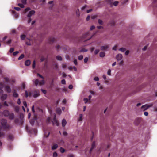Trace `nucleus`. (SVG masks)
Returning a JSON list of instances; mask_svg holds the SVG:
<instances>
[{"mask_svg":"<svg viewBox=\"0 0 157 157\" xmlns=\"http://www.w3.org/2000/svg\"><path fill=\"white\" fill-rule=\"evenodd\" d=\"M40 95V93L39 91L37 90H35L32 93L29 92V95L30 96H32L34 98H36Z\"/></svg>","mask_w":157,"mask_h":157,"instance_id":"f257e3e1","label":"nucleus"},{"mask_svg":"<svg viewBox=\"0 0 157 157\" xmlns=\"http://www.w3.org/2000/svg\"><path fill=\"white\" fill-rule=\"evenodd\" d=\"M1 123L2 126L5 128H9V125L7 124V121L4 119H2L1 121Z\"/></svg>","mask_w":157,"mask_h":157,"instance_id":"f03ea898","label":"nucleus"},{"mask_svg":"<svg viewBox=\"0 0 157 157\" xmlns=\"http://www.w3.org/2000/svg\"><path fill=\"white\" fill-rule=\"evenodd\" d=\"M153 105L152 104H150V105L146 104L143 105L141 107V109L142 110L144 111L147 110L149 107H151Z\"/></svg>","mask_w":157,"mask_h":157,"instance_id":"7ed1b4c3","label":"nucleus"},{"mask_svg":"<svg viewBox=\"0 0 157 157\" xmlns=\"http://www.w3.org/2000/svg\"><path fill=\"white\" fill-rule=\"evenodd\" d=\"M141 121V119L140 118H137L135 120L134 124L136 125H138Z\"/></svg>","mask_w":157,"mask_h":157,"instance_id":"20e7f679","label":"nucleus"},{"mask_svg":"<svg viewBox=\"0 0 157 157\" xmlns=\"http://www.w3.org/2000/svg\"><path fill=\"white\" fill-rule=\"evenodd\" d=\"M109 48V45L105 44L101 46V49L102 51H106Z\"/></svg>","mask_w":157,"mask_h":157,"instance_id":"39448f33","label":"nucleus"},{"mask_svg":"<svg viewBox=\"0 0 157 157\" xmlns=\"http://www.w3.org/2000/svg\"><path fill=\"white\" fill-rule=\"evenodd\" d=\"M116 58L117 60L120 61L122 60V55L121 54H118L116 56Z\"/></svg>","mask_w":157,"mask_h":157,"instance_id":"423d86ee","label":"nucleus"},{"mask_svg":"<svg viewBox=\"0 0 157 157\" xmlns=\"http://www.w3.org/2000/svg\"><path fill=\"white\" fill-rule=\"evenodd\" d=\"M55 40V38L53 37H51L48 39V42L50 44H51L54 42Z\"/></svg>","mask_w":157,"mask_h":157,"instance_id":"0eeeda50","label":"nucleus"},{"mask_svg":"<svg viewBox=\"0 0 157 157\" xmlns=\"http://www.w3.org/2000/svg\"><path fill=\"white\" fill-rule=\"evenodd\" d=\"M35 13V12L34 10H32L29 12V13L27 15V17H29L33 15Z\"/></svg>","mask_w":157,"mask_h":157,"instance_id":"6e6552de","label":"nucleus"},{"mask_svg":"<svg viewBox=\"0 0 157 157\" xmlns=\"http://www.w3.org/2000/svg\"><path fill=\"white\" fill-rule=\"evenodd\" d=\"M7 96V95L6 94H3L1 96V99L2 100H4L6 99Z\"/></svg>","mask_w":157,"mask_h":157,"instance_id":"1a4fd4ad","label":"nucleus"},{"mask_svg":"<svg viewBox=\"0 0 157 157\" xmlns=\"http://www.w3.org/2000/svg\"><path fill=\"white\" fill-rule=\"evenodd\" d=\"M89 35L90 33L89 32H87L83 35L82 37L83 38H85Z\"/></svg>","mask_w":157,"mask_h":157,"instance_id":"9d476101","label":"nucleus"},{"mask_svg":"<svg viewBox=\"0 0 157 157\" xmlns=\"http://www.w3.org/2000/svg\"><path fill=\"white\" fill-rule=\"evenodd\" d=\"M33 82L34 84L37 86L39 84V81L37 79H34L33 80Z\"/></svg>","mask_w":157,"mask_h":157,"instance_id":"9b49d317","label":"nucleus"},{"mask_svg":"<svg viewBox=\"0 0 157 157\" xmlns=\"http://www.w3.org/2000/svg\"><path fill=\"white\" fill-rule=\"evenodd\" d=\"M67 124L66 120L65 119H63L62 120V124L63 127H64Z\"/></svg>","mask_w":157,"mask_h":157,"instance_id":"f8f14e48","label":"nucleus"},{"mask_svg":"<svg viewBox=\"0 0 157 157\" xmlns=\"http://www.w3.org/2000/svg\"><path fill=\"white\" fill-rule=\"evenodd\" d=\"M75 12L76 14V15L78 17L80 15V12L79 11V10L78 9H77L75 10Z\"/></svg>","mask_w":157,"mask_h":157,"instance_id":"ddd939ff","label":"nucleus"},{"mask_svg":"<svg viewBox=\"0 0 157 157\" xmlns=\"http://www.w3.org/2000/svg\"><path fill=\"white\" fill-rule=\"evenodd\" d=\"M58 147V145L57 144H54L52 146V149L53 150H55Z\"/></svg>","mask_w":157,"mask_h":157,"instance_id":"4468645a","label":"nucleus"},{"mask_svg":"<svg viewBox=\"0 0 157 157\" xmlns=\"http://www.w3.org/2000/svg\"><path fill=\"white\" fill-rule=\"evenodd\" d=\"M82 114H80L79 115V117L78 119V121H81L82 120Z\"/></svg>","mask_w":157,"mask_h":157,"instance_id":"2eb2a0df","label":"nucleus"},{"mask_svg":"<svg viewBox=\"0 0 157 157\" xmlns=\"http://www.w3.org/2000/svg\"><path fill=\"white\" fill-rule=\"evenodd\" d=\"M105 56V53L103 52H100L99 54V56L101 57H103Z\"/></svg>","mask_w":157,"mask_h":157,"instance_id":"dca6fc26","label":"nucleus"},{"mask_svg":"<svg viewBox=\"0 0 157 157\" xmlns=\"http://www.w3.org/2000/svg\"><path fill=\"white\" fill-rule=\"evenodd\" d=\"M4 114L6 116H8L9 115V113L8 111L7 110H5L4 112Z\"/></svg>","mask_w":157,"mask_h":157,"instance_id":"f3484780","label":"nucleus"},{"mask_svg":"<svg viewBox=\"0 0 157 157\" xmlns=\"http://www.w3.org/2000/svg\"><path fill=\"white\" fill-rule=\"evenodd\" d=\"M95 142H94L92 144L91 148V149L90 150V153L92 151L93 149L94 148V147H95Z\"/></svg>","mask_w":157,"mask_h":157,"instance_id":"a211bd4d","label":"nucleus"},{"mask_svg":"<svg viewBox=\"0 0 157 157\" xmlns=\"http://www.w3.org/2000/svg\"><path fill=\"white\" fill-rule=\"evenodd\" d=\"M30 64V61L29 60H26L25 62V65L28 66Z\"/></svg>","mask_w":157,"mask_h":157,"instance_id":"6ab92c4d","label":"nucleus"},{"mask_svg":"<svg viewBox=\"0 0 157 157\" xmlns=\"http://www.w3.org/2000/svg\"><path fill=\"white\" fill-rule=\"evenodd\" d=\"M56 112L59 114H60L61 113V109L59 108H58L56 109Z\"/></svg>","mask_w":157,"mask_h":157,"instance_id":"aec40b11","label":"nucleus"},{"mask_svg":"<svg viewBox=\"0 0 157 157\" xmlns=\"http://www.w3.org/2000/svg\"><path fill=\"white\" fill-rule=\"evenodd\" d=\"M6 91L9 93H10L11 92V89L10 87L8 86L6 87Z\"/></svg>","mask_w":157,"mask_h":157,"instance_id":"412c9836","label":"nucleus"},{"mask_svg":"<svg viewBox=\"0 0 157 157\" xmlns=\"http://www.w3.org/2000/svg\"><path fill=\"white\" fill-rule=\"evenodd\" d=\"M118 47V44H116L112 48L113 50L116 51L117 50V48Z\"/></svg>","mask_w":157,"mask_h":157,"instance_id":"4be33fe9","label":"nucleus"},{"mask_svg":"<svg viewBox=\"0 0 157 157\" xmlns=\"http://www.w3.org/2000/svg\"><path fill=\"white\" fill-rule=\"evenodd\" d=\"M9 118L10 119H13L14 117V115L12 113L11 114H10L9 115Z\"/></svg>","mask_w":157,"mask_h":157,"instance_id":"5701e85b","label":"nucleus"},{"mask_svg":"<svg viewBox=\"0 0 157 157\" xmlns=\"http://www.w3.org/2000/svg\"><path fill=\"white\" fill-rule=\"evenodd\" d=\"M126 50V49L125 48L122 47V48H120L119 49V50L120 51L122 52H124Z\"/></svg>","mask_w":157,"mask_h":157,"instance_id":"b1692460","label":"nucleus"},{"mask_svg":"<svg viewBox=\"0 0 157 157\" xmlns=\"http://www.w3.org/2000/svg\"><path fill=\"white\" fill-rule=\"evenodd\" d=\"M56 58V59L59 60H62V57L59 56H57Z\"/></svg>","mask_w":157,"mask_h":157,"instance_id":"393cba45","label":"nucleus"},{"mask_svg":"<svg viewBox=\"0 0 157 157\" xmlns=\"http://www.w3.org/2000/svg\"><path fill=\"white\" fill-rule=\"evenodd\" d=\"M44 80H42L41 81L39 82V84L40 85H42L44 84Z\"/></svg>","mask_w":157,"mask_h":157,"instance_id":"a878e982","label":"nucleus"},{"mask_svg":"<svg viewBox=\"0 0 157 157\" xmlns=\"http://www.w3.org/2000/svg\"><path fill=\"white\" fill-rule=\"evenodd\" d=\"M26 37L25 35H22L21 36V38L22 40H24L25 39Z\"/></svg>","mask_w":157,"mask_h":157,"instance_id":"bb28decb","label":"nucleus"},{"mask_svg":"<svg viewBox=\"0 0 157 157\" xmlns=\"http://www.w3.org/2000/svg\"><path fill=\"white\" fill-rule=\"evenodd\" d=\"M87 6H87L86 5L84 6H83L81 8V10H85V9L86 8H87Z\"/></svg>","mask_w":157,"mask_h":157,"instance_id":"cd10ccee","label":"nucleus"},{"mask_svg":"<svg viewBox=\"0 0 157 157\" xmlns=\"http://www.w3.org/2000/svg\"><path fill=\"white\" fill-rule=\"evenodd\" d=\"M83 100L84 101L85 103L86 104L88 101L89 100V99L87 98H84L83 99Z\"/></svg>","mask_w":157,"mask_h":157,"instance_id":"c85d7f7f","label":"nucleus"},{"mask_svg":"<svg viewBox=\"0 0 157 157\" xmlns=\"http://www.w3.org/2000/svg\"><path fill=\"white\" fill-rule=\"evenodd\" d=\"M24 55L23 54H22L18 58V60H21L24 57Z\"/></svg>","mask_w":157,"mask_h":157,"instance_id":"c756f323","label":"nucleus"},{"mask_svg":"<svg viewBox=\"0 0 157 157\" xmlns=\"http://www.w3.org/2000/svg\"><path fill=\"white\" fill-rule=\"evenodd\" d=\"M107 74L109 75H111V70L110 69H109L107 71Z\"/></svg>","mask_w":157,"mask_h":157,"instance_id":"7c9ffc66","label":"nucleus"},{"mask_svg":"<svg viewBox=\"0 0 157 157\" xmlns=\"http://www.w3.org/2000/svg\"><path fill=\"white\" fill-rule=\"evenodd\" d=\"M98 23L99 24L102 25L103 24V22L100 19L98 20Z\"/></svg>","mask_w":157,"mask_h":157,"instance_id":"2f4dec72","label":"nucleus"},{"mask_svg":"<svg viewBox=\"0 0 157 157\" xmlns=\"http://www.w3.org/2000/svg\"><path fill=\"white\" fill-rule=\"evenodd\" d=\"M99 49H96L94 52V54L95 55L97 54L99 52Z\"/></svg>","mask_w":157,"mask_h":157,"instance_id":"473e14b6","label":"nucleus"},{"mask_svg":"<svg viewBox=\"0 0 157 157\" xmlns=\"http://www.w3.org/2000/svg\"><path fill=\"white\" fill-rule=\"evenodd\" d=\"M30 10V9L29 8H27L25 10L24 13H25L27 11H29Z\"/></svg>","mask_w":157,"mask_h":157,"instance_id":"72a5a7b5","label":"nucleus"},{"mask_svg":"<svg viewBox=\"0 0 157 157\" xmlns=\"http://www.w3.org/2000/svg\"><path fill=\"white\" fill-rule=\"evenodd\" d=\"M60 151L61 153H63L65 152V150L63 148L61 147L60 149Z\"/></svg>","mask_w":157,"mask_h":157,"instance_id":"f704fd0d","label":"nucleus"},{"mask_svg":"<svg viewBox=\"0 0 157 157\" xmlns=\"http://www.w3.org/2000/svg\"><path fill=\"white\" fill-rule=\"evenodd\" d=\"M18 5L19 6H20V7H21V8H24V5L23 4H20V3H19V4H18Z\"/></svg>","mask_w":157,"mask_h":157,"instance_id":"c9c22d12","label":"nucleus"},{"mask_svg":"<svg viewBox=\"0 0 157 157\" xmlns=\"http://www.w3.org/2000/svg\"><path fill=\"white\" fill-rule=\"evenodd\" d=\"M83 58V56L82 55H80L78 57V59L79 60H82Z\"/></svg>","mask_w":157,"mask_h":157,"instance_id":"e433bc0d","label":"nucleus"},{"mask_svg":"<svg viewBox=\"0 0 157 157\" xmlns=\"http://www.w3.org/2000/svg\"><path fill=\"white\" fill-rule=\"evenodd\" d=\"M29 95L30 96L29 94V95L28 92L27 91H25V97H28Z\"/></svg>","mask_w":157,"mask_h":157,"instance_id":"4c0bfd02","label":"nucleus"},{"mask_svg":"<svg viewBox=\"0 0 157 157\" xmlns=\"http://www.w3.org/2000/svg\"><path fill=\"white\" fill-rule=\"evenodd\" d=\"M88 60V59L87 57H85L84 58V63H86L87 62Z\"/></svg>","mask_w":157,"mask_h":157,"instance_id":"58836bf2","label":"nucleus"},{"mask_svg":"<svg viewBox=\"0 0 157 157\" xmlns=\"http://www.w3.org/2000/svg\"><path fill=\"white\" fill-rule=\"evenodd\" d=\"M87 51H88V50L87 49H81L80 51V52H87Z\"/></svg>","mask_w":157,"mask_h":157,"instance_id":"ea45409f","label":"nucleus"},{"mask_svg":"<svg viewBox=\"0 0 157 157\" xmlns=\"http://www.w3.org/2000/svg\"><path fill=\"white\" fill-rule=\"evenodd\" d=\"M19 108L18 106H15V109L17 112H18L19 110Z\"/></svg>","mask_w":157,"mask_h":157,"instance_id":"a19ab883","label":"nucleus"},{"mask_svg":"<svg viewBox=\"0 0 157 157\" xmlns=\"http://www.w3.org/2000/svg\"><path fill=\"white\" fill-rule=\"evenodd\" d=\"M57 154L56 152H54L53 155V157H56L57 156Z\"/></svg>","mask_w":157,"mask_h":157,"instance_id":"79ce46f5","label":"nucleus"},{"mask_svg":"<svg viewBox=\"0 0 157 157\" xmlns=\"http://www.w3.org/2000/svg\"><path fill=\"white\" fill-rule=\"evenodd\" d=\"M94 80L96 81H98L99 80V78L98 77H96L94 78Z\"/></svg>","mask_w":157,"mask_h":157,"instance_id":"37998d69","label":"nucleus"},{"mask_svg":"<svg viewBox=\"0 0 157 157\" xmlns=\"http://www.w3.org/2000/svg\"><path fill=\"white\" fill-rule=\"evenodd\" d=\"M13 136L11 135H10L9 136V139L10 140H12L13 138Z\"/></svg>","mask_w":157,"mask_h":157,"instance_id":"c03bdc74","label":"nucleus"},{"mask_svg":"<svg viewBox=\"0 0 157 157\" xmlns=\"http://www.w3.org/2000/svg\"><path fill=\"white\" fill-rule=\"evenodd\" d=\"M23 104L25 106V107L27 108V105L26 102L25 101H24L23 102Z\"/></svg>","mask_w":157,"mask_h":157,"instance_id":"a18cd8bd","label":"nucleus"},{"mask_svg":"<svg viewBox=\"0 0 157 157\" xmlns=\"http://www.w3.org/2000/svg\"><path fill=\"white\" fill-rule=\"evenodd\" d=\"M13 96L15 97H17L18 96V94L15 92L13 94Z\"/></svg>","mask_w":157,"mask_h":157,"instance_id":"49530a36","label":"nucleus"},{"mask_svg":"<svg viewBox=\"0 0 157 157\" xmlns=\"http://www.w3.org/2000/svg\"><path fill=\"white\" fill-rule=\"evenodd\" d=\"M35 65H36V63H35V61H34L33 62V65H32V66H33V68H34L35 67Z\"/></svg>","mask_w":157,"mask_h":157,"instance_id":"de8ad7c7","label":"nucleus"},{"mask_svg":"<svg viewBox=\"0 0 157 157\" xmlns=\"http://www.w3.org/2000/svg\"><path fill=\"white\" fill-rule=\"evenodd\" d=\"M95 28V27L94 26V25H92V26H91L90 27V30H94Z\"/></svg>","mask_w":157,"mask_h":157,"instance_id":"09e8293b","label":"nucleus"},{"mask_svg":"<svg viewBox=\"0 0 157 157\" xmlns=\"http://www.w3.org/2000/svg\"><path fill=\"white\" fill-rule=\"evenodd\" d=\"M1 128H0V137L3 136L4 135V134L2 132H1Z\"/></svg>","mask_w":157,"mask_h":157,"instance_id":"8fccbe9b","label":"nucleus"},{"mask_svg":"<svg viewBox=\"0 0 157 157\" xmlns=\"http://www.w3.org/2000/svg\"><path fill=\"white\" fill-rule=\"evenodd\" d=\"M119 64L121 65H123L124 64V62L123 60H121L119 63Z\"/></svg>","mask_w":157,"mask_h":157,"instance_id":"3c124183","label":"nucleus"},{"mask_svg":"<svg viewBox=\"0 0 157 157\" xmlns=\"http://www.w3.org/2000/svg\"><path fill=\"white\" fill-rule=\"evenodd\" d=\"M61 83L63 84H65L66 83V81L64 79H63L61 81Z\"/></svg>","mask_w":157,"mask_h":157,"instance_id":"603ef678","label":"nucleus"},{"mask_svg":"<svg viewBox=\"0 0 157 157\" xmlns=\"http://www.w3.org/2000/svg\"><path fill=\"white\" fill-rule=\"evenodd\" d=\"M14 50V49L13 48H11L9 51V52L10 53L12 52Z\"/></svg>","mask_w":157,"mask_h":157,"instance_id":"864d4df0","label":"nucleus"},{"mask_svg":"<svg viewBox=\"0 0 157 157\" xmlns=\"http://www.w3.org/2000/svg\"><path fill=\"white\" fill-rule=\"evenodd\" d=\"M67 67L66 64L65 63L62 64V67L63 68H65Z\"/></svg>","mask_w":157,"mask_h":157,"instance_id":"5fc2aeb1","label":"nucleus"},{"mask_svg":"<svg viewBox=\"0 0 157 157\" xmlns=\"http://www.w3.org/2000/svg\"><path fill=\"white\" fill-rule=\"evenodd\" d=\"M144 115L146 116H148V113L147 112H145L144 113Z\"/></svg>","mask_w":157,"mask_h":157,"instance_id":"6e6d98bb","label":"nucleus"},{"mask_svg":"<svg viewBox=\"0 0 157 157\" xmlns=\"http://www.w3.org/2000/svg\"><path fill=\"white\" fill-rule=\"evenodd\" d=\"M118 4V2L117 1H115L113 3V5L115 6H117Z\"/></svg>","mask_w":157,"mask_h":157,"instance_id":"4d7b16f0","label":"nucleus"},{"mask_svg":"<svg viewBox=\"0 0 157 157\" xmlns=\"http://www.w3.org/2000/svg\"><path fill=\"white\" fill-rule=\"evenodd\" d=\"M21 2L23 4H25L26 3V0H22Z\"/></svg>","mask_w":157,"mask_h":157,"instance_id":"13d9d810","label":"nucleus"},{"mask_svg":"<svg viewBox=\"0 0 157 157\" xmlns=\"http://www.w3.org/2000/svg\"><path fill=\"white\" fill-rule=\"evenodd\" d=\"M14 9L17 11H19L21 10L20 8L19 7H14Z\"/></svg>","mask_w":157,"mask_h":157,"instance_id":"bf43d9fd","label":"nucleus"},{"mask_svg":"<svg viewBox=\"0 0 157 157\" xmlns=\"http://www.w3.org/2000/svg\"><path fill=\"white\" fill-rule=\"evenodd\" d=\"M18 53L19 52L18 51L15 52L13 53V55L14 56H15L16 55H17Z\"/></svg>","mask_w":157,"mask_h":157,"instance_id":"052dcab7","label":"nucleus"},{"mask_svg":"<svg viewBox=\"0 0 157 157\" xmlns=\"http://www.w3.org/2000/svg\"><path fill=\"white\" fill-rule=\"evenodd\" d=\"M41 90L44 94H45L46 93V91L45 90L41 89Z\"/></svg>","mask_w":157,"mask_h":157,"instance_id":"680f3d73","label":"nucleus"},{"mask_svg":"<svg viewBox=\"0 0 157 157\" xmlns=\"http://www.w3.org/2000/svg\"><path fill=\"white\" fill-rule=\"evenodd\" d=\"M129 53V50H127L126 51L125 53V54L126 55H128Z\"/></svg>","mask_w":157,"mask_h":157,"instance_id":"e2e57ef3","label":"nucleus"},{"mask_svg":"<svg viewBox=\"0 0 157 157\" xmlns=\"http://www.w3.org/2000/svg\"><path fill=\"white\" fill-rule=\"evenodd\" d=\"M74 63L75 65H77L78 63L77 60L76 59H75L74 60Z\"/></svg>","mask_w":157,"mask_h":157,"instance_id":"0e129e2a","label":"nucleus"},{"mask_svg":"<svg viewBox=\"0 0 157 157\" xmlns=\"http://www.w3.org/2000/svg\"><path fill=\"white\" fill-rule=\"evenodd\" d=\"M17 103L19 105L20 104V103H21V101H20V99L19 98L18 99Z\"/></svg>","mask_w":157,"mask_h":157,"instance_id":"69168bd1","label":"nucleus"},{"mask_svg":"<svg viewBox=\"0 0 157 157\" xmlns=\"http://www.w3.org/2000/svg\"><path fill=\"white\" fill-rule=\"evenodd\" d=\"M63 135L64 136H66L67 135V133L66 131H64L63 132Z\"/></svg>","mask_w":157,"mask_h":157,"instance_id":"338daca9","label":"nucleus"},{"mask_svg":"<svg viewBox=\"0 0 157 157\" xmlns=\"http://www.w3.org/2000/svg\"><path fill=\"white\" fill-rule=\"evenodd\" d=\"M97 17V16L96 15H93L92 16L91 18L92 19H94Z\"/></svg>","mask_w":157,"mask_h":157,"instance_id":"774afa93","label":"nucleus"}]
</instances>
